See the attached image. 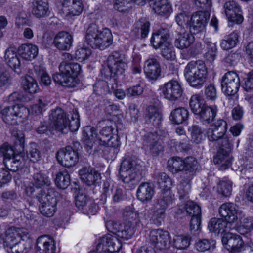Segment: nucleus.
I'll return each instance as SVG.
<instances>
[{"label":"nucleus","mask_w":253,"mask_h":253,"mask_svg":"<svg viewBox=\"0 0 253 253\" xmlns=\"http://www.w3.org/2000/svg\"><path fill=\"white\" fill-rule=\"evenodd\" d=\"M146 120L156 128H159L161 124L162 115L160 109L155 106L150 105L147 108Z\"/></svg>","instance_id":"30"},{"label":"nucleus","mask_w":253,"mask_h":253,"mask_svg":"<svg viewBox=\"0 0 253 253\" xmlns=\"http://www.w3.org/2000/svg\"><path fill=\"white\" fill-rule=\"evenodd\" d=\"M150 26V22L146 19L142 18L135 24V28L140 33L141 37L145 38L149 32Z\"/></svg>","instance_id":"51"},{"label":"nucleus","mask_w":253,"mask_h":253,"mask_svg":"<svg viewBox=\"0 0 253 253\" xmlns=\"http://www.w3.org/2000/svg\"><path fill=\"white\" fill-rule=\"evenodd\" d=\"M70 183V176L66 170L60 171L56 174L55 184L58 188L65 189Z\"/></svg>","instance_id":"44"},{"label":"nucleus","mask_w":253,"mask_h":253,"mask_svg":"<svg viewBox=\"0 0 253 253\" xmlns=\"http://www.w3.org/2000/svg\"><path fill=\"white\" fill-rule=\"evenodd\" d=\"M49 128L62 133H67L69 118L64 111L60 107L52 109L49 116Z\"/></svg>","instance_id":"6"},{"label":"nucleus","mask_w":253,"mask_h":253,"mask_svg":"<svg viewBox=\"0 0 253 253\" xmlns=\"http://www.w3.org/2000/svg\"><path fill=\"white\" fill-rule=\"evenodd\" d=\"M222 242L225 248L231 253H241L244 248V242L238 235L226 232L222 238Z\"/></svg>","instance_id":"14"},{"label":"nucleus","mask_w":253,"mask_h":253,"mask_svg":"<svg viewBox=\"0 0 253 253\" xmlns=\"http://www.w3.org/2000/svg\"><path fill=\"white\" fill-rule=\"evenodd\" d=\"M168 31L164 29H160L154 33L150 40L153 47L157 49L169 45L170 42Z\"/></svg>","instance_id":"26"},{"label":"nucleus","mask_w":253,"mask_h":253,"mask_svg":"<svg viewBox=\"0 0 253 253\" xmlns=\"http://www.w3.org/2000/svg\"><path fill=\"white\" fill-rule=\"evenodd\" d=\"M108 84L103 80L98 81L93 86L94 92L98 95L101 96L108 91Z\"/></svg>","instance_id":"63"},{"label":"nucleus","mask_w":253,"mask_h":253,"mask_svg":"<svg viewBox=\"0 0 253 253\" xmlns=\"http://www.w3.org/2000/svg\"><path fill=\"white\" fill-rule=\"evenodd\" d=\"M169 170L173 173L181 171H188L190 169L189 157H186L184 160L180 157H172L168 162Z\"/></svg>","instance_id":"29"},{"label":"nucleus","mask_w":253,"mask_h":253,"mask_svg":"<svg viewBox=\"0 0 253 253\" xmlns=\"http://www.w3.org/2000/svg\"><path fill=\"white\" fill-rule=\"evenodd\" d=\"M238 42V35L235 32L231 33L226 38L222 40L220 43L221 47L227 50L234 47Z\"/></svg>","instance_id":"48"},{"label":"nucleus","mask_w":253,"mask_h":253,"mask_svg":"<svg viewBox=\"0 0 253 253\" xmlns=\"http://www.w3.org/2000/svg\"><path fill=\"white\" fill-rule=\"evenodd\" d=\"M156 208V210L154 211L152 215V219L154 220L155 224L160 225L165 218V212L167 208L160 207L157 205Z\"/></svg>","instance_id":"62"},{"label":"nucleus","mask_w":253,"mask_h":253,"mask_svg":"<svg viewBox=\"0 0 253 253\" xmlns=\"http://www.w3.org/2000/svg\"><path fill=\"white\" fill-rule=\"evenodd\" d=\"M144 70L146 77L153 81L158 78L161 72L160 63L155 58H150L145 61Z\"/></svg>","instance_id":"28"},{"label":"nucleus","mask_w":253,"mask_h":253,"mask_svg":"<svg viewBox=\"0 0 253 253\" xmlns=\"http://www.w3.org/2000/svg\"><path fill=\"white\" fill-rule=\"evenodd\" d=\"M22 86L25 91L30 94L36 93L38 89L36 81L30 76H26L22 79Z\"/></svg>","instance_id":"46"},{"label":"nucleus","mask_w":253,"mask_h":253,"mask_svg":"<svg viewBox=\"0 0 253 253\" xmlns=\"http://www.w3.org/2000/svg\"><path fill=\"white\" fill-rule=\"evenodd\" d=\"M114 128L112 126H106L102 128L97 136L100 138V141L103 142V144L108 142L109 138L113 135Z\"/></svg>","instance_id":"60"},{"label":"nucleus","mask_w":253,"mask_h":253,"mask_svg":"<svg viewBox=\"0 0 253 253\" xmlns=\"http://www.w3.org/2000/svg\"><path fill=\"white\" fill-rule=\"evenodd\" d=\"M108 230L116 235L118 237L127 240L134 235L135 230L133 226L127 222L121 223L112 220H109L106 223Z\"/></svg>","instance_id":"8"},{"label":"nucleus","mask_w":253,"mask_h":253,"mask_svg":"<svg viewBox=\"0 0 253 253\" xmlns=\"http://www.w3.org/2000/svg\"><path fill=\"white\" fill-rule=\"evenodd\" d=\"M58 162L65 167H71L79 160L78 153L71 146L60 149L56 153Z\"/></svg>","instance_id":"12"},{"label":"nucleus","mask_w":253,"mask_h":253,"mask_svg":"<svg viewBox=\"0 0 253 253\" xmlns=\"http://www.w3.org/2000/svg\"><path fill=\"white\" fill-rule=\"evenodd\" d=\"M232 183L230 181H220L217 184V192L223 197H229L232 193Z\"/></svg>","instance_id":"52"},{"label":"nucleus","mask_w":253,"mask_h":253,"mask_svg":"<svg viewBox=\"0 0 253 253\" xmlns=\"http://www.w3.org/2000/svg\"><path fill=\"white\" fill-rule=\"evenodd\" d=\"M189 209H190V204L189 201H188L182 202L178 206V208L175 211L174 217L178 219H181L189 215Z\"/></svg>","instance_id":"56"},{"label":"nucleus","mask_w":253,"mask_h":253,"mask_svg":"<svg viewBox=\"0 0 253 253\" xmlns=\"http://www.w3.org/2000/svg\"><path fill=\"white\" fill-rule=\"evenodd\" d=\"M32 13L38 18H43L49 15L48 4L42 0H36L32 3Z\"/></svg>","instance_id":"35"},{"label":"nucleus","mask_w":253,"mask_h":253,"mask_svg":"<svg viewBox=\"0 0 253 253\" xmlns=\"http://www.w3.org/2000/svg\"><path fill=\"white\" fill-rule=\"evenodd\" d=\"M37 195L39 202V210L40 212L47 217L53 216L57 210V197L58 192L53 188H48L47 193L44 190H41Z\"/></svg>","instance_id":"3"},{"label":"nucleus","mask_w":253,"mask_h":253,"mask_svg":"<svg viewBox=\"0 0 253 253\" xmlns=\"http://www.w3.org/2000/svg\"><path fill=\"white\" fill-rule=\"evenodd\" d=\"M153 10L160 15H165L170 13L171 6L168 0H150Z\"/></svg>","instance_id":"38"},{"label":"nucleus","mask_w":253,"mask_h":253,"mask_svg":"<svg viewBox=\"0 0 253 253\" xmlns=\"http://www.w3.org/2000/svg\"><path fill=\"white\" fill-rule=\"evenodd\" d=\"M29 234L28 230L24 228H17L14 226L9 227L5 232V239L4 243L5 248L17 243L22 239Z\"/></svg>","instance_id":"19"},{"label":"nucleus","mask_w":253,"mask_h":253,"mask_svg":"<svg viewBox=\"0 0 253 253\" xmlns=\"http://www.w3.org/2000/svg\"><path fill=\"white\" fill-rule=\"evenodd\" d=\"M127 67V60L125 55L119 52H113L107 58V66L101 70L102 76L110 79L113 82L112 88L117 87L118 80L123 76Z\"/></svg>","instance_id":"1"},{"label":"nucleus","mask_w":253,"mask_h":253,"mask_svg":"<svg viewBox=\"0 0 253 253\" xmlns=\"http://www.w3.org/2000/svg\"><path fill=\"white\" fill-rule=\"evenodd\" d=\"M175 45L178 48L181 49L182 51L181 55L183 59L188 60L190 58L189 49L190 40L189 34L187 32H184L180 34L178 38L175 41Z\"/></svg>","instance_id":"31"},{"label":"nucleus","mask_w":253,"mask_h":253,"mask_svg":"<svg viewBox=\"0 0 253 253\" xmlns=\"http://www.w3.org/2000/svg\"><path fill=\"white\" fill-rule=\"evenodd\" d=\"M38 147L36 143H32L30 144L29 150L27 152L28 157L33 162L38 161L41 158V154Z\"/></svg>","instance_id":"59"},{"label":"nucleus","mask_w":253,"mask_h":253,"mask_svg":"<svg viewBox=\"0 0 253 253\" xmlns=\"http://www.w3.org/2000/svg\"><path fill=\"white\" fill-rule=\"evenodd\" d=\"M79 126L80 120L78 112L76 110H73L72 120L69 119V122H68V129L67 130V133L69 130L72 132L77 131L79 129Z\"/></svg>","instance_id":"55"},{"label":"nucleus","mask_w":253,"mask_h":253,"mask_svg":"<svg viewBox=\"0 0 253 253\" xmlns=\"http://www.w3.org/2000/svg\"><path fill=\"white\" fill-rule=\"evenodd\" d=\"M19 55L24 59L31 60L38 55V47L32 44H23L20 46L18 49Z\"/></svg>","instance_id":"37"},{"label":"nucleus","mask_w":253,"mask_h":253,"mask_svg":"<svg viewBox=\"0 0 253 253\" xmlns=\"http://www.w3.org/2000/svg\"><path fill=\"white\" fill-rule=\"evenodd\" d=\"M188 115L187 110L184 108H178L171 112L169 119L173 123L179 124L185 122L188 119Z\"/></svg>","instance_id":"42"},{"label":"nucleus","mask_w":253,"mask_h":253,"mask_svg":"<svg viewBox=\"0 0 253 253\" xmlns=\"http://www.w3.org/2000/svg\"><path fill=\"white\" fill-rule=\"evenodd\" d=\"M3 163L8 170L16 172L24 167L25 159L21 153H15L9 158L3 160Z\"/></svg>","instance_id":"25"},{"label":"nucleus","mask_w":253,"mask_h":253,"mask_svg":"<svg viewBox=\"0 0 253 253\" xmlns=\"http://www.w3.org/2000/svg\"><path fill=\"white\" fill-rule=\"evenodd\" d=\"M123 217L126 222L127 221V223L130 224L132 226L135 225L136 226H138L140 225V221L138 213L131 207H126L125 208L123 212Z\"/></svg>","instance_id":"43"},{"label":"nucleus","mask_w":253,"mask_h":253,"mask_svg":"<svg viewBox=\"0 0 253 253\" xmlns=\"http://www.w3.org/2000/svg\"><path fill=\"white\" fill-rule=\"evenodd\" d=\"M161 55L167 60H174L176 56L174 51L171 42L169 43V45L164 46L161 48Z\"/></svg>","instance_id":"61"},{"label":"nucleus","mask_w":253,"mask_h":253,"mask_svg":"<svg viewBox=\"0 0 253 253\" xmlns=\"http://www.w3.org/2000/svg\"><path fill=\"white\" fill-rule=\"evenodd\" d=\"M31 181L37 188L49 187L52 184L47 174L41 171H36L33 174Z\"/></svg>","instance_id":"41"},{"label":"nucleus","mask_w":253,"mask_h":253,"mask_svg":"<svg viewBox=\"0 0 253 253\" xmlns=\"http://www.w3.org/2000/svg\"><path fill=\"white\" fill-rule=\"evenodd\" d=\"M154 194L153 186L148 183H142L137 190V198L143 202L150 201Z\"/></svg>","instance_id":"36"},{"label":"nucleus","mask_w":253,"mask_h":253,"mask_svg":"<svg viewBox=\"0 0 253 253\" xmlns=\"http://www.w3.org/2000/svg\"><path fill=\"white\" fill-rule=\"evenodd\" d=\"M140 167L135 161L129 158L124 159L119 169L120 178L125 184H136L141 178L139 172Z\"/></svg>","instance_id":"4"},{"label":"nucleus","mask_w":253,"mask_h":253,"mask_svg":"<svg viewBox=\"0 0 253 253\" xmlns=\"http://www.w3.org/2000/svg\"><path fill=\"white\" fill-rule=\"evenodd\" d=\"M29 249V245L22 240L6 248V250L9 253H27Z\"/></svg>","instance_id":"50"},{"label":"nucleus","mask_w":253,"mask_h":253,"mask_svg":"<svg viewBox=\"0 0 253 253\" xmlns=\"http://www.w3.org/2000/svg\"><path fill=\"white\" fill-rule=\"evenodd\" d=\"M225 13L228 19L237 24L241 23L243 20L241 7L235 0H229L224 4Z\"/></svg>","instance_id":"18"},{"label":"nucleus","mask_w":253,"mask_h":253,"mask_svg":"<svg viewBox=\"0 0 253 253\" xmlns=\"http://www.w3.org/2000/svg\"><path fill=\"white\" fill-rule=\"evenodd\" d=\"M214 243L213 241L208 239L199 240L195 244V248L200 252H205L214 248Z\"/></svg>","instance_id":"57"},{"label":"nucleus","mask_w":253,"mask_h":253,"mask_svg":"<svg viewBox=\"0 0 253 253\" xmlns=\"http://www.w3.org/2000/svg\"><path fill=\"white\" fill-rule=\"evenodd\" d=\"M161 89L164 97L170 101L178 100L181 97L183 93L180 84L178 82L173 80L165 83Z\"/></svg>","instance_id":"16"},{"label":"nucleus","mask_w":253,"mask_h":253,"mask_svg":"<svg viewBox=\"0 0 253 253\" xmlns=\"http://www.w3.org/2000/svg\"><path fill=\"white\" fill-rule=\"evenodd\" d=\"M143 144L144 147L148 149L150 154L153 157L162 155L164 151V143L156 132L145 135Z\"/></svg>","instance_id":"10"},{"label":"nucleus","mask_w":253,"mask_h":253,"mask_svg":"<svg viewBox=\"0 0 253 253\" xmlns=\"http://www.w3.org/2000/svg\"><path fill=\"white\" fill-rule=\"evenodd\" d=\"M203 131L199 126H193L191 132V141L196 144L200 143L203 138Z\"/></svg>","instance_id":"58"},{"label":"nucleus","mask_w":253,"mask_h":253,"mask_svg":"<svg viewBox=\"0 0 253 253\" xmlns=\"http://www.w3.org/2000/svg\"><path fill=\"white\" fill-rule=\"evenodd\" d=\"M90 201L91 200L86 195L79 194L75 198V205L78 209L82 212Z\"/></svg>","instance_id":"64"},{"label":"nucleus","mask_w":253,"mask_h":253,"mask_svg":"<svg viewBox=\"0 0 253 253\" xmlns=\"http://www.w3.org/2000/svg\"><path fill=\"white\" fill-rule=\"evenodd\" d=\"M4 58L7 65L15 72L17 74L21 72V63L14 48L10 47L6 49L5 52Z\"/></svg>","instance_id":"32"},{"label":"nucleus","mask_w":253,"mask_h":253,"mask_svg":"<svg viewBox=\"0 0 253 253\" xmlns=\"http://www.w3.org/2000/svg\"><path fill=\"white\" fill-rule=\"evenodd\" d=\"M28 114V109L18 104L6 107L1 110L3 120L6 123L11 125H16L18 122H21V119L26 118Z\"/></svg>","instance_id":"5"},{"label":"nucleus","mask_w":253,"mask_h":253,"mask_svg":"<svg viewBox=\"0 0 253 253\" xmlns=\"http://www.w3.org/2000/svg\"><path fill=\"white\" fill-rule=\"evenodd\" d=\"M122 247L119 240L111 235H107L100 239L97 249L104 253H112L118 252Z\"/></svg>","instance_id":"17"},{"label":"nucleus","mask_w":253,"mask_h":253,"mask_svg":"<svg viewBox=\"0 0 253 253\" xmlns=\"http://www.w3.org/2000/svg\"><path fill=\"white\" fill-rule=\"evenodd\" d=\"M221 89L228 96L236 94L240 86V81L238 75L235 72H227L221 80Z\"/></svg>","instance_id":"9"},{"label":"nucleus","mask_w":253,"mask_h":253,"mask_svg":"<svg viewBox=\"0 0 253 253\" xmlns=\"http://www.w3.org/2000/svg\"><path fill=\"white\" fill-rule=\"evenodd\" d=\"M79 174L81 180L88 186L98 183L101 179L100 173L91 168H83Z\"/></svg>","instance_id":"27"},{"label":"nucleus","mask_w":253,"mask_h":253,"mask_svg":"<svg viewBox=\"0 0 253 253\" xmlns=\"http://www.w3.org/2000/svg\"><path fill=\"white\" fill-rule=\"evenodd\" d=\"M175 19L179 26L190 31V15L188 11L179 13Z\"/></svg>","instance_id":"53"},{"label":"nucleus","mask_w":253,"mask_h":253,"mask_svg":"<svg viewBox=\"0 0 253 253\" xmlns=\"http://www.w3.org/2000/svg\"><path fill=\"white\" fill-rule=\"evenodd\" d=\"M59 73L52 76L53 81L68 88L75 87L78 84L76 77L81 72V66L77 63L63 61L59 66Z\"/></svg>","instance_id":"2"},{"label":"nucleus","mask_w":253,"mask_h":253,"mask_svg":"<svg viewBox=\"0 0 253 253\" xmlns=\"http://www.w3.org/2000/svg\"><path fill=\"white\" fill-rule=\"evenodd\" d=\"M113 42V36L109 29L100 30L97 44V48L103 50L109 47Z\"/></svg>","instance_id":"39"},{"label":"nucleus","mask_w":253,"mask_h":253,"mask_svg":"<svg viewBox=\"0 0 253 253\" xmlns=\"http://www.w3.org/2000/svg\"><path fill=\"white\" fill-rule=\"evenodd\" d=\"M231 226L225 219L212 218L209 222L208 227L210 232L218 234L231 229Z\"/></svg>","instance_id":"33"},{"label":"nucleus","mask_w":253,"mask_h":253,"mask_svg":"<svg viewBox=\"0 0 253 253\" xmlns=\"http://www.w3.org/2000/svg\"><path fill=\"white\" fill-rule=\"evenodd\" d=\"M35 71L37 76L40 78L41 84L46 86L51 84V78L43 67L37 66L35 67Z\"/></svg>","instance_id":"54"},{"label":"nucleus","mask_w":253,"mask_h":253,"mask_svg":"<svg viewBox=\"0 0 253 253\" xmlns=\"http://www.w3.org/2000/svg\"><path fill=\"white\" fill-rule=\"evenodd\" d=\"M203 124H210L216 115V110L210 106H205L199 113L196 115Z\"/></svg>","instance_id":"40"},{"label":"nucleus","mask_w":253,"mask_h":253,"mask_svg":"<svg viewBox=\"0 0 253 253\" xmlns=\"http://www.w3.org/2000/svg\"><path fill=\"white\" fill-rule=\"evenodd\" d=\"M204 100L198 94L192 95L191 97V110L196 115L204 107Z\"/></svg>","instance_id":"49"},{"label":"nucleus","mask_w":253,"mask_h":253,"mask_svg":"<svg viewBox=\"0 0 253 253\" xmlns=\"http://www.w3.org/2000/svg\"><path fill=\"white\" fill-rule=\"evenodd\" d=\"M154 179L162 190L170 188L172 184L171 179L165 172L155 173Z\"/></svg>","instance_id":"47"},{"label":"nucleus","mask_w":253,"mask_h":253,"mask_svg":"<svg viewBox=\"0 0 253 253\" xmlns=\"http://www.w3.org/2000/svg\"><path fill=\"white\" fill-rule=\"evenodd\" d=\"M94 130L93 127L87 126L83 130V135L86 138L85 140V149L89 154L94 153L100 150L101 147L105 146L103 142L100 141V138L97 135L94 134Z\"/></svg>","instance_id":"13"},{"label":"nucleus","mask_w":253,"mask_h":253,"mask_svg":"<svg viewBox=\"0 0 253 253\" xmlns=\"http://www.w3.org/2000/svg\"><path fill=\"white\" fill-rule=\"evenodd\" d=\"M218 211L220 216L224 218L229 225L241 219L243 216L242 211L239 207L232 203L223 204L219 207Z\"/></svg>","instance_id":"11"},{"label":"nucleus","mask_w":253,"mask_h":253,"mask_svg":"<svg viewBox=\"0 0 253 253\" xmlns=\"http://www.w3.org/2000/svg\"><path fill=\"white\" fill-rule=\"evenodd\" d=\"M191 72L193 75L191 76V86L195 89L203 87L207 77V70L204 65L195 66L192 68Z\"/></svg>","instance_id":"22"},{"label":"nucleus","mask_w":253,"mask_h":253,"mask_svg":"<svg viewBox=\"0 0 253 253\" xmlns=\"http://www.w3.org/2000/svg\"><path fill=\"white\" fill-rule=\"evenodd\" d=\"M173 197L170 188L162 190L161 195L157 200V206L167 208L168 206L172 203Z\"/></svg>","instance_id":"45"},{"label":"nucleus","mask_w":253,"mask_h":253,"mask_svg":"<svg viewBox=\"0 0 253 253\" xmlns=\"http://www.w3.org/2000/svg\"><path fill=\"white\" fill-rule=\"evenodd\" d=\"M227 129V124L223 120L220 119L211 125L208 129V138L210 141H215L221 139Z\"/></svg>","instance_id":"21"},{"label":"nucleus","mask_w":253,"mask_h":253,"mask_svg":"<svg viewBox=\"0 0 253 253\" xmlns=\"http://www.w3.org/2000/svg\"><path fill=\"white\" fill-rule=\"evenodd\" d=\"M151 243L158 250L166 249L170 243L168 232L160 229L152 230L149 234Z\"/></svg>","instance_id":"15"},{"label":"nucleus","mask_w":253,"mask_h":253,"mask_svg":"<svg viewBox=\"0 0 253 253\" xmlns=\"http://www.w3.org/2000/svg\"><path fill=\"white\" fill-rule=\"evenodd\" d=\"M35 248L40 253H55V241L48 235L39 236L37 239Z\"/></svg>","instance_id":"23"},{"label":"nucleus","mask_w":253,"mask_h":253,"mask_svg":"<svg viewBox=\"0 0 253 253\" xmlns=\"http://www.w3.org/2000/svg\"><path fill=\"white\" fill-rule=\"evenodd\" d=\"M99 28L95 24H90L86 29L85 42L87 45L92 48H97L98 37H99Z\"/></svg>","instance_id":"34"},{"label":"nucleus","mask_w":253,"mask_h":253,"mask_svg":"<svg viewBox=\"0 0 253 253\" xmlns=\"http://www.w3.org/2000/svg\"><path fill=\"white\" fill-rule=\"evenodd\" d=\"M209 18L210 13L208 11L193 13L191 16V27L194 31L193 34L203 31Z\"/></svg>","instance_id":"20"},{"label":"nucleus","mask_w":253,"mask_h":253,"mask_svg":"<svg viewBox=\"0 0 253 253\" xmlns=\"http://www.w3.org/2000/svg\"><path fill=\"white\" fill-rule=\"evenodd\" d=\"M220 143V150L217 155L213 159L215 164L223 162L220 166L219 169L224 170L228 168L231 163V161L228 156L229 152L233 146V138L230 137H222Z\"/></svg>","instance_id":"7"},{"label":"nucleus","mask_w":253,"mask_h":253,"mask_svg":"<svg viewBox=\"0 0 253 253\" xmlns=\"http://www.w3.org/2000/svg\"><path fill=\"white\" fill-rule=\"evenodd\" d=\"M72 36L68 32L61 31L54 37L53 44L59 50H68L71 47Z\"/></svg>","instance_id":"24"}]
</instances>
